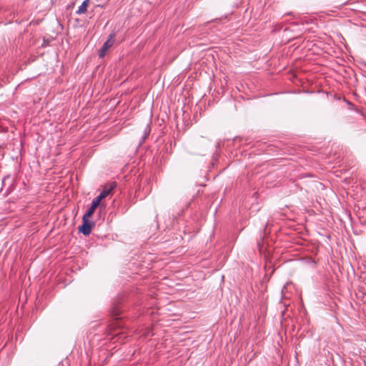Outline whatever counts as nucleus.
<instances>
[{"instance_id":"nucleus-5","label":"nucleus","mask_w":366,"mask_h":366,"mask_svg":"<svg viewBox=\"0 0 366 366\" xmlns=\"http://www.w3.org/2000/svg\"><path fill=\"white\" fill-rule=\"evenodd\" d=\"M88 1L89 0H85L82 2V4L79 6L78 10L76 11V14H82L86 11L88 7Z\"/></svg>"},{"instance_id":"nucleus-3","label":"nucleus","mask_w":366,"mask_h":366,"mask_svg":"<svg viewBox=\"0 0 366 366\" xmlns=\"http://www.w3.org/2000/svg\"><path fill=\"white\" fill-rule=\"evenodd\" d=\"M115 187V182H111L109 184L104 185L102 188V192L96 198L101 202V200L107 197Z\"/></svg>"},{"instance_id":"nucleus-4","label":"nucleus","mask_w":366,"mask_h":366,"mask_svg":"<svg viewBox=\"0 0 366 366\" xmlns=\"http://www.w3.org/2000/svg\"><path fill=\"white\" fill-rule=\"evenodd\" d=\"M99 203H100V201H99L97 198H94L92 200L91 207L84 214L85 218H89L94 214L95 209L99 205Z\"/></svg>"},{"instance_id":"nucleus-1","label":"nucleus","mask_w":366,"mask_h":366,"mask_svg":"<svg viewBox=\"0 0 366 366\" xmlns=\"http://www.w3.org/2000/svg\"><path fill=\"white\" fill-rule=\"evenodd\" d=\"M83 224L79 227V232H81L84 236H89L92 232L94 222H90L89 218L82 217Z\"/></svg>"},{"instance_id":"nucleus-2","label":"nucleus","mask_w":366,"mask_h":366,"mask_svg":"<svg viewBox=\"0 0 366 366\" xmlns=\"http://www.w3.org/2000/svg\"><path fill=\"white\" fill-rule=\"evenodd\" d=\"M114 37L115 33H112L109 34L107 40L104 43L102 47L100 49L99 51V57H104L106 54L107 51L112 46L114 43Z\"/></svg>"}]
</instances>
